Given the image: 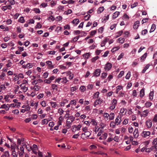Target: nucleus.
Segmentation results:
<instances>
[{
  "label": "nucleus",
  "mask_w": 157,
  "mask_h": 157,
  "mask_svg": "<svg viewBox=\"0 0 157 157\" xmlns=\"http://www.w3.org/2000/svg\"><path fill=\"white\" fill-rule=\"evenodd\" d=\"M82 126L81 124H79L78 125H73L71 128V130L72 132H75L77 131L80 130Z\"/></svg>",
  "instance_id": "obj_1"
},
{
  "label": "nucleus",
  "mask_w": 157,
  "mask_h": 157,
  "mask_svg": "<svg viewBox=\"0 0 157 157\" xmlns=\"http://www.w3.org/2000/svg\"><path fill=\"white\" fill-rule=\"evenodd\" d=\"M151 134L150 131H143L140 134L141 136L144 138H147Z\"/></svg>",
  "instance_id": "obj_2"
},
{
  "label": "nucleus",
  "mask_w": 157,
  "mask_h": 157,
  "mask_svg": "<svg viewBox=\"0 0 157 157\" xmlns=\"http://www.w3.org/2000/svg\"><path fill=\"white\" fill-rule=\"evenodd\" d=\"M121 116L119 115L117 116L115 120V124H117V125H119L121 124Z\"/></svg>",
  "instance_id": "obj_3"
},
{
  "label": "nucleus",
  "mask_w": 157,
  "mask_h": 157,
  "mask_svg": "<svg viewBox=\"0 0 157 157\" xmlns=\"http://www.w3.org/2000/svg\"><path fill=\"white\" fill-rule=\"evenodd\" d=\"M112 64L110 63H107L105 65V69L106 71H109L112 68Z\"/></svg>",
  "instance_id": "obj_4"
},
{
  "label": "nucleus",
  "mask_w": 157,
  "mask_h": 157,
  "mask_svg": "<svg viewBox=\"0 0 157 157\" xmlns=\"http://www.w3.org/2000/svg\"><path fill=\"white\" fill-rule=\"evenodd\" d=\"M20 86L21 89L24 92H26L28 90V87L26 86V85L24 83H23L21 84Z\"/></svg>",
  "instance_id": "obj_5"
},
{
  "label": "nucleus",
  "mask_w": 157,
  "mask_h": 157,
  "mask_svg": "<svg viewBox=\"0 0 157 157\" xmlns=\"http://www.w3.org/2000/svg\"><path fill=\"white\" fill-rule=\"evenodd\" d=\"M47 65L48 66V68L49 69H52L54 68V65H52L51 61H48L46 62Z\"/></svg>",
  "instance_id": "obj_6"
},
{
  "label": "nucleus",
  "mask_w": 157,
  "mask_h": 157,
  "mask_svg": "<svg viewBox=\"0 0 157 157\" xmlns=\"http://www.w3.org/2000/svg\"><path fill=\"white\" fill-rule=\"evenodd\" d=\"M75 117L73 116H70L67 119V123L72 124L73 122L75 120Z\"/></svg>",
  "instance_id": "obj_7"
},
{
  "label": "nucleus",
  "mask_w": 157,
  "mask_h": 157,
  "mask_svg": "<svg viewBox=\"0 0 157 157\" xmlns=\"http://www.w3.org/2000/svg\"><path fill=\"white\" fill-rule=\"evenodd\" d=\"M146 124L147 128H151L152 124V121L151 120H148L146 121Z\"/></svg>",
  "instance_id": "obj_8"
},
{
  "label": "nucleus",
  "mask_w": 157,
  "mask_h": 157,
  "mask_svg": "<svg viewBox=\"0 0 157 157\" xmlns=\"http://www.w3.org/2000/svg\"><path fill=\"white\" fill-rule=\"evenodd\" d=\"M38 150L37 146V145L34 144L32 147V151L34 154L36 155L37 154V151Z\"/></svg>",
  "instance_id": "obj_9"
},
{
  "label": "nucleus",
  "mask_w": 157,
  "mask_h": 157,
  "mask_svg": "<svg viewBox=\"0 0 157 157\" xmlns=\"http://www.w3.org/2000/svg\"><path fill=\"white\" fill-rule=\"evenodd\" d=\"M127 112V109L125 108H122L121 109L120 114L121 116H124L126 114Z\"/></svg>",
  "instance_id": "obj_10"
},
{
  "label": "nucleus",
  "mask_w": 157,
  "mask_h": 157,
  "mask_svg": "<svg viewBox=\"0 0 157 157\" xmlns=\"http://www.w3.org/2000/svg\"><path fill=\"white\" fill-rule=\"evenodd\" d=\"M10 108L9 105H6L5 104H3L0 106V109H4L6 111L8 110Z\"/></svg>",
  "instance_id": "obj_11"
},
{
  "label": "nucleus",
  "mask_w": 157,
  "mask_h": 157,
  "mask_svg": "<svg viewBox=\"0 0 157 157\" xmlns=\"http://www.w3.org/2000/svg\"><path fill=\"white\" fill-rule=\"evenodd\" d=\"M91 135L90 132L88 131H86L82 134V136L83 138L89 137Z\"/></svg>",
  "instance_id": "obj_12"
},
{
  "label": "nucleus",
  "mask_w": 157,
  "mask_h": 157,
  "mask_svg": "<svg viewBox=\"0 0 157 157\" xmlns=\"http://www.w3.org/2000/svg\"><path fill=\"white\" fill-rule=\"evenodd\" d=\"M149 113V111L148 109H147L144 111L143 113L141 114V117H147Z\"/></svg>",
  "instance_id": "obj_13"
},
{
  "label": "nucleus",
  "mask_w": 157,
  "mask_h": 157,
  "mask_svg": "<svg viewBox=\"0 0 157 157\" xmlns=\"http://www.w3.org/2000/svg\"><path fill=\"white\" fill-rule=\"evenodd\" d=\"M101 71L100 69H97L94 72V75L96 77L100 75Z\"/></svg>",
  "instance_id": "obj_14"
},
{
  "label": "nucleus",
  "mask_w": 157,
  "mask_h": 157,
  "mask_svg": "<svg viewBox=\"0 0 157 157\" xmlns=\"http://www.w3.org/2000/svg\"><path fill=\"white\" fill-rule=\"evenodd\" d=\"M134 136L135 138H137L139 136L138 130L137 128H135L133 133Z\"/></svg>",
  "instance_id": "obj_15"
},
{
  "label": "nucleus",
  "mask_w": 157,
  "mask_h": 157,
  "mask_svg": "<svg viewBox=\"0 0 157 157\" xmlns=\"http://www.w3.org/2000/svg\"><path fill=\"white\" fill-rule=\"evenodd\" d=\"M40 88V86L38 85H35L34 86H32L31 87V89L32 90H34V91H37L39 90Z\"/></svg>",
  "instance_id": "obj_16"
},
{
  "label": "nucleus",
  "mask_w": 157,
  "mask_h": 157,
  "mask_svg": "<svg viewBox=\"0 0 157 157\" xmlns=\"http://www.w3.org/2000/svg\"><path fill=\"white\" fill-rule=\"evenodd\" d=\"M9 156L10 154L9 151H6L2 155L1 157H9Z\"/></svg>",
  "instance_id": "obj_17"
},
{
  "label": "nucleus",
  "mask_w": 157,
  "mask_h": 157,
  "mask_svg": "<svg viewBox=\"0 0 157 157\" xmlns=\"http://www.w3.org/2000/svg\"><path fill=\"white\" fill-rule=\"evenodd\" d=\"M140 24V22L139 21H136L133 25V28L134 29H137L138 26H139V24Z\"/></svg>",
  "instance_id": "obj_18"
},
{
  "label": "nucleus",
  "mask_w": 157,
  "mask_h": 157,
  "mask_svg": "<svg viewBox=\"0 0 157 157\" xmlns=\"http://www.w3.org/2000/svg\"><path fill=\"white\" fill-rule=\"evenodd\" d=\"M67 75L69 76V78L70 80L72 79L74 77V75L73 74L71 73L70 72H68L67 73Z\"/></svg>",
  "instance_id": "obj_19"
},
{
  "label": "nucleus",
  "mask_w": 157,
  "mask_h": 157,
  "mask_svg": "<svg viewBox=\"0 0 157 157\" xmlns=\"http://www.w3.org/2000/svg\"><path fill=\"white\" fill-rule=\"evenodd\" d=\"M83 34V35L85 36L86 35V33L84 32H82L81 34H80L79 35L75 37L73 39H77L78 40L80 38V37H81L82 36V34Z\"/></svg>",
  "instance_id": "obj_20"
},
{
  "label": "nucleus",
  "mask_w": 157,
  "mask_h": 157,
  "mask_svg": "<svg viewBox=\"0 0 157 157\" xmlns=\"http://www.w3.org/2000/svg\"><path fill=\"white\" fill-rule=\"evenodd\" d=\"M101 101L100 99L96 100L95 101L94 105V106H96L97 105L100 104L101 103Z\"/></svg>",
  "instance_id": "obj_21"
},
{
  "label": "nucleus",
  "mask_w": 157,
  "mask_h": 157,
  "mask_svg": "<svg viewBox=\"0 0 157 157\" xmlns=\"http://www.w3.org/2000/svg\"><path fill=\"white\" fill-rule=\"evenodd\" d=\"M144 95V89L143 88L142 89L140 92V96L142 98Z\"/></svg>",
  "instance_id": "obj_22"
},
{
  "label": "nucleus",
  "mask_w": 157,
  "mask_h": 157,
  "mask_svg": "<svg viewBox=\"0 0 157 157\" xmlns=\"http://www.w3.org/2000/svg\"><path fill=\"white\" fill-rule=\"evenodd\" d=\"M154 96V91H152L150 93L149 95V99L151 100H152L153 99Z\"/></svg>",
  "instance_id": "obj_23"
},
{
  "label": "nucleus",
  "mask_w": 157,
  "mask_h": 157,
  "mask_svg": "<svg viewBox=\"0 0 157 157\" xmlns=\"http://www.w3.org/2000/svg\"><path fill=\"white\" fill-rule=\"evenodd\" d=\"M109 119L110 120H113L115 117V114L114 113H110L109 114Z\"/></svg>",
  "instance_id": "obj_24"
},
{
  "label": "nucleus",
  "mask_w": 157,
  "mask_h": 157,
  "mask_svg": "<svg viewBox=\"0 0 157 157\" xmlns=\"http://www.w3.org/2000/svg\"><path fill=\"white\" fill-rule=\"evenodd\" d=\"M116 125L117 124H115V122H114V121H111L110 124V126L113 128H114Z\"/></svg>",
  "instance_id": "obj_25"
},
{
  "label": "nucleus",
  "mask_w": 157,
  "mask_h": 157,
  "mask_svg": "<svg viewBox=\"0 0 157 157\" xmlns=\"http://www.w3.org/2000/svg\"><path fill=\"white\" fill-rule=\"evenodd\" d=\"M104 8L103 6L100 7L98 10L97 13H101L104 10Z\"/></svg>",
  "instance_id": "obj_26"
},
{
  "label": "nucleus",
  "mask_w": 157,
  "mask_h": 157,
  "mask_svg": "<svg viewBox=\"0 0 157 157\" xmlns=\"http://www.w3.org/2000/svg\"><path fill=\"white\" fill-rule=\"evenodd\" d=\"M68 102V101L66 99H64L63 101H62L60 103V105L61 107H63L64 106L65 104Z\"/></svg>",
  "instance_id": "obj_27"
},
{
  "label": "nucleus",
  "mask_w": 157,
  "mask_h": 157,
  "mask_svg": "<svg viewBox=\"0 0 157 157\" xmlns=\"http://www.w3.org/2000/svg\"><path fill=\"white\" fill-rule=\"evenodd\" d=\"M62 78V79L61 80V82L63 83H66L68 81L66 77H64L63 78Z\"/></svg>",
  "instance_id": "obj_28"
},
{
  "label": "nucleus",
  "mask_w": 157,
  "mask_h": 157,
  "mask_svg": "<svg viewBox=\"0 0 157 157\" xmlns=\"http://www.w3.org/2000/svg\"><path fill=\"white\" fill-rule=\"evenodd\" d=\"M156 28V25L155 24H153L152 25L151 29L150 31V33L153 32Z\"/></svg>",
  "instance_id": "obj_29"
},
{
  "label": "nucleus",
  "mask_w": 157,
  "mask_h": 157,
  "mask_svg": "<svg viewBox=\"0 0 157 157\" xmlns=\"http://www.w3.org/2000/svg\"><path fill=\"white\" fill-rule=\"evenodd\" d=\"M120 12H119L117 11L114 13L113 15V18H115L117 17L119 15Z\"/></svg>",
  "instance_id": "obj_30"
},
{
  "label": "nucleus",
  "mask_w": 157,
  "mask_h": 157,
  "mask_svg": "<svg viewBox=\"0 0 157 157\" xmlns=\"http://www.w3.org/2000/svg\"><path fill=\"white\" fill-rule=\"evenodd\" d=\"M79 90L81 92H84L86 90V88L85 86H82L80 87Z\"/></svg>",
  "instance_id": "obj_31"
},
{
  "label": "nucleus",
  "mask_w": 157,
  "mask_h": 157,
  "mask_svg": "<svg viewBox=\"0 0 157 157\" xmlns=\"http://www.w3.org/2000/svg\"><path fill=\"white\" fill-rule=\"evenodd\" d=\"M83 56L85 57L86 59H87L89 58L90 56V54L89 53H86L84 54L83 55Z\"/></svg>",
  "instance_id": "obj_32"
},
{
  "label": "nucleus",
  "mask_w": 157,
  "mask_h": 157,
  "mask_svg": "<svg viewBox=\"0 0 157 157\" xmlns=\"http://www.w3.org/2000/svg\"><path fill=\"white\" fill-rule=\"evenodd\" d=\"M79 20L78 19H76L73 20L72 21V23L75 24L76 25L79 23Z\"/></svg>",
  "instance_id": "obj_33"
},
{
  "label": "nucleus",
  "mask_w": 157,
  "mask_h": 157,
  "mask_svg": "<svg viewBox=\"0 0 157 157\" xmlns=\"http://www.w3.org/2000/svg\"><path fill=\"white\" fill-rule=\"evenodd\" d=\"M50 103L51 104L52 108H55L57 106V104L56 102L51 101L50 102Z\"/></svg>",
  "instance_id": "obj_34"
},
{
  "label": "nucleus",
  "mask_w": 157,
  "mask_h": 157,
  "mask_svg": "<svg viewBox=\"0 0 157 157\" xmlns=\"http://www.w3.org/2000/svg\"><path fill=\"white\" fill-rule=\"evenodd\" d=\"M77 101L75 100H72L70 101V104L71 105H75L76 104Z\"/></svg>",
  "instance_id": "obj_35"
},
{
  "label": "nucleus",
  "mask_w": 157,
  "mask_h": 157,
  "mask_svg": "<svg viewBox=\"0 0 157 157\" xmlns=\"http://www.w3.org/2000/svg\"><path fill=\"white\" fill-rule=\"evenodd\" d=\"M78 88V87L76 86L71 87L70 88V91L72 92H73L74 91L77 90Z\"/></svg>",
  "instance_id": "obj_36"
},
{
  "label": "nucleus",
  "mask_w": 157,
  "mask_h": 157,
  "mask_svg": "<svg viewBox=\"0 0 157 157\" xmlns=\"http://www.w3.org/2000/svg\"><path fill=\"white\" fill-rule=\"evenodd\" d=\"M123 31H119V32H117L116 33V38H117L118 37H119L123 33Z\"/></svg>",
  "instance_id": "obj_37"
},
{
  "label": "nucleus",
  "mask_w": 157,
  "mask_h": 157,
  "mask_svg": "<svg viewBox=\"0 0 157 157\" xmlns=\"http://www.w3.org/2000/svg\"><path fill=\"white\" fill-rule=\"evenodd\" d=\"M4 98L5 100V101L7 102L11 101L9 96L8 95L6 96Z\"/></svg>",
  "instance_id": "obj_38"
},
{
  "label": "nucleus",
  "mask_w": 157,
  "mask_h": 157,
  "mask_svg": "<svg viewBox=\"0 0 157 157\" xmlns=\"http://www.w3.org/2000/svg\"><path fill=\"white\" fill-rule=\"evenodd\" d=\"M149 66L150 65L149 64L147 65L142 71V72L143 73H144L146 71V70L149 68Z\"/></svg>",
  "instance_id": "obj_39"
},
{
  "label": "nucleus",
  "mask_w": 157,
  "mask_h": 157,
  "mask_svg": "<svg viewBox=\"0 0 157 157\" xmlns=\"http://www.w3.org/2000/svg\"><path fill=\"white\" fill-rule=\"evenodd\" d=\"M99 92H97L93 95V97L94 98H98L99 97Z\"/></svg>",
  "instance_id": "obj_40"
},
{
  "label": "nucleus",
  "mask_w": 157,
  "mask_h": 157,
  "mask_svg": "<svg viewBox=\"0 0 157 157\" xmlns=\"http://www.w3.org/2000/svg\"><path fill=\"white\" fill-rule=\"evenodd\" d=\"M151 105L152 103L151 102H147L145 104V106L146 107L148 108L151 106Z\"/></svg>",
  "instance_id": "obj_41"
},
{
  "label": "nucleus",
  "mask_w": 157,
  "mask_h": 157,
  "mask_svg": "<svg viewBox=\"0 0 157 157\" xmlns=\"http://www.w3.org/2000/svg\"><path fill=\"white\" fill-rule=\"evenodd\" d=\"M33 10L36 13H39L40 12V9L38 8H35L33 9Z\"/></svg>",
  "instance_id": "obj_42"
},
{
  "label": "nucleus",
  "mask_w": 157,
  "mask_h": 157,
  "mask_svg": "<svg viewBox=\"0 0 157 157\" xmlns=\"http://www.w3.org/2000/svg\"><path fill=\"white\" fill-rule=\"evenodd\" d=\"M48 122V121L47 119H44L42 120V124H47Z\"/></svg>",
  "instance_id": "obj_43"
},
{
  "label": "nucleus",
  "mask_w": 157,
  "mask_h": 157,
  "mask_svg": "<svg viewBox=\"0 0 157 157\" xmlns=\"http://www.w3.org/2000/svg\"><path fill=\"white\" fill-rule=\"evenodd\" d=\"M147 55V53H145L144 54V55H143L142 56L140 57L141 60H144L146 58V57Z\"/></svg>",
  "instance_id": "obj_44"
},
{
  "label": "nucleus",
  "mask_w": 157,
  "mask_h": 157,
  "mask_svg": "<svg viewBox=\"0 0 157 157\" xmlns=\"http://www.w3.org/2000/svg\"><path fill=\"white\" fill-rule=\"evenodd\" d=\"M107 75V74L106 72H103L101 74V77L104 79L105 78Z\"/></svg>",
  "instance_id": "obj_45"
},
{
  "label": "nucleus",
  "mask_w": 157,
  "mask_h": 157,
  "mask_svg": "<svg viewBox=\"0 0 157 157\" xmlns=\"http://www.w3.org/2000/svg\"><path fill=\"white\" fill-rule=\"evenodd\" d=\"M12 155L13 157H17V154L16 153L15 151H12Z\"/></svg>",
  "instance_id": "obj_46"
},
{
  "label": "nucleus",
  "mask_w": 157,
  "mask_h": 157,
  "mask_svg": "<svg viewBox=\"0 0 157 157\" xmlns=\"http://www.w3.org/2000/svg\"><path fill=\"white\" fill-rule=\"evenodd\" d=\"M103 116L105 119L106 120H108V117L109 116V114L108 113H105Z\"/></svg>",
  "instance_id": "obj_47"
},
{
  "label": "nucleus",
  "mask_w": 157,
  "mask_h": 157,
  "mask_svg": "<svg viewBox=\"0 0 157 157\" xmlns=\"http://www.w3.org/2000/svg\"><path fill=\"white\" fill-rule=\"evenodd\" d=\"M62 79V78H57L56 79L54 82L55 83H60V81Z\"/></svg>",
  "instance_id": "obj_48"
},
{
  "label": "nucleus",
  "mask_w": 157,
  "mask_h": 157,
  "mask_svg": "<svg viewBox=\"0 0 157 157\" xmlns=\"http://www.w3.org/2000/svg\"><path fill=\"white\" fill-rule=\"evenodd\" d=\"M129 33L128 31L125 32L123 34V36L124 37L126 38L128 36Z\"/></svg>",
  "instance_id": "obj_49"
},
{
  "label": "nucleus",
  "mask_w": 157,
  "mask_h": 157,
  "mask_svg": "<svg viewBox=\"0 0 157 157\" xmlns=\"http://www.w3.org/2000/svg\"><path fill=\"white\" fill-rule=\"evenodd\" d=\"M124 55V53L123 52H122L121 53L120 55L118 56L117 59L118 60H120L122 58H123V56Z\"/></svg>",
  "instance_id": "obj_50"
},
{
  "label": "nucleus",
  "mask_w": 157,
  "mask_h": 157,
  "mask_svg": "<svg viewBox=\"0 0 157 157\" xmlns=\"http://www.w3.org/2000/svg\"><path fill=\"white\" fill-rule=\"evenodd\" d=\"M99 57L98 56H97L93 58H92L91 59V61L92 62H95L99 58Z\"/></svg>",
  "instance_id": "obj_51"
},
{
  "label": "nucleus",
  "mask_w": 157,
  "mask_h": 157,
  "mask_svg": "<svg viewBox=\"0 0 157 157\" xmlns=\"http://www.w3.org/2000/svg\"><path fill=\"white\" fill-rule=\"evenodd\" d=\"M131 72L130 71H128L125 76V78L127 79H128L130 77Z\"/></svg>",
  "instance_id": "obj_52"
},
{
  "label": "nucleus",
  "mask_w": 157,
  "mask_h": 157,
  "mask_svg": "<svg viewBox=\"0 0 157 157\" xmlns=\"http://www.w3.org/2000/svg\"><path fill=\"white\" fill-rule=\"evenodd\" d=\"M64 110L61 108H59L58 110V113L60 114V115H62L64 112Z\"/></svg>",
  "instance_id": "obj_53"
},
{
  "label": "nucleus",
  "mask_w": 157,
  "mask_h": 157,
  "mask_svg": "<svg viewBox=\"0 0 157 157\" xmlns=\"http://www.w3.org/2000/svg\"><path fill=\"white\" fill-rule=\"evenodd\" d=\"M124 72L123 71H121L118 76V78H120L121 77L124 75Z\"/></svg>",
  "instance_id": "obj_54"
},
{
  "label": "nucleus",
  "mask_w": 157,
  "mask_h": 157,
  "mask_svg": "<svg viewBox=\"0 0 157 157\" xmlns=\"http://www.w3.org/2000/svg\"><path fill=\"white\" fill-rule=\"evenodd\" d=\"M44 83L47 84H50L51 83V81L49 79H45L44 81Z\"/></svg>",
  "instance_id": "obj_55"
},
{
  "label": "nucleus",
  "mask_w": 157,
  "mask_h": 157,
  "mask_svg": "<svg viewBox=\"0 0 157 157\" xmlns=\"http://www.w3.org/2000/svg\"><path fill=\"white\" fill-rule=\"evenodd\" d=\"M120 48L119 47H116L113 48L111 50V51L113 52L115 51H116L117 50H118Z\"/></svg>",
  "instance_id": "obj_56"
},
{
  "label": "nucleus",
  "mask_w": 157,
  "mask_h": 157,
  "mask_svg": "<svg viewBox=\"0 0 157 157\" xmlns=\"http://www.w3.org/2000/svg\"><path fill=\"white\" fill-rule=\"evenodd\" d=\"M152 143L153 145L154 146H155L157 144V138L154 139Z\"/></svg>",
  "instance_id": "obj_57"
},
{
  "label": "nucleus",
  "mask_w": 157,
  "mask_h": 157,
  "mask_svg": "<svg viewBox=\"0 0 157 157\" xmlns=\"http://www.w3.org/2000/svg\"><path fill=\"white\" fill-rule=\"evenodd\" d=\"M6 75V74L4 73H2L1 75H0V78L1 79H4V77Z\"/></svg>",
  "instance_id": "obj_58"
},
{
  "label": "nucleus",
  "mask_w": 157,
  "mask_h": 157,
  "mask_svg": "<svg viewBox=\"0 0 157 157\" xmlns=\"http://www.w3.org/2000/svg\"><path fill=\"white\" fill-rule=\"evenodd\" d=\"M90 17V14H88L84 17V19L85 21L88 20Z\"/></svg>",
  "instance_id": "obj_59"
},
{
  "label": "nucleus",
  "mask_w": 157,
  "mask_h": 157,
  "mask_svg": "<svg viewBox=\"0 0 157 157\" xmlns=\"http://www.w3.org/2000/svg\"><path fill=\"white\" fill-rule=\"evenodd\" d=\"M8 63L6 64L7 67H11L12 64V63L10 61V60L8 61Z\"/></svg>",
  "instance_id": "obj_60"
},
{
  "label": "nucleus",
  "mask_w": 157,
  "mask_h": 157,
  "mask_svg": "<svg viewBox=\"0 0 157 157\" xmlns=\"http://www.w3.org/2000/svg\"><path fill=\"white\" fill-rule=\"evenodd\" d=\"M128 131L129 133H132L133 131V128L131 126H129L128 128Z\"/></svg>",
  "instance_id": "obj_61"
},
{
  "label": "nucleus",
  "mask_w": 157,
  "mask_h": 157,
  "mask_svg": "<svg viewBox=\"0 0 157 157\" xmlns=\"http://www.w3.org/2000/svg\"><path fill=\"white\" fill-rule=\"evenodd\" d=\"M26 149L28 151H30L32 150V147L28 145L26 146Z\"/></svg>",
  "instance_id": "obj_62"
},
{
  "label": "nucleus",
  "mask_w": 157,
  "mask_h": 157,
  "mask_svg": "<svg viewBox=\"0 0 157 157\" xmlns=\"http://www.w3.org/2000/svg\"><path fill=\"white\" fill-rule=\"evenodd\" d=\"M107 40H104L103 41H102L101 44V47H103L104 46L105 43L107 42Z\"/></svg>",
  "instance_id": "obj_63"
},
{
  "label": "nucleus",
  "mask_w": 157,
  "mask_h": 157,
  "mask_svg": "<svg viewBox=\"0 0 157 157\" xmlns=\"http://www.w3.org/2000/svg\"><path fill=\"white\" fill-rule=\"evenodd\" d=\"M12 113L15 114H18L19 113V111L18 109H14Z\"/></svg>",
  "instance_id": "obj_64"
}]
</instances>
